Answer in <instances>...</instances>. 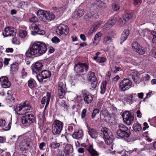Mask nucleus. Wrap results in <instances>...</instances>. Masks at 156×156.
<instances>
[{
	"label": "nucleus",
	"instance_id": "nucleus-1",
	"mask_svg": "<svg viewBox=\"0 0 156 156\" xmlns=\"http://www.w3.org/2000/svg\"><path fill=\"white\" fill-rule=\"evenodd\" d=\"M47 51L45 44L43 42L37 41L31 44L25 55L27 57L41 56Z\"/></svg>",
	"mask_w": 156,
	"mask_h": 156
},
{
	"label": "nucleus",
	"instance_id": "nucleus-2",
	"mask_svg": "<svg viewBox=\"0 0 156 156\" xmlns=\"http://www.w3.org/2000/svg\"><path fill=\"white\" fill-rule=\"evenodd\" d=\"M88 67V65L85 63H79L75 65L74 67V70L76 73L75 76L77 79H78V80L82 81H83L85 80L82 75L79 73H83L84 70L87 72Z\"/></svg>",
	"mask_w": 156,
	"mask_h": 156
},
{
	"label": "nucleus",
	"instance_id": "nucleus-3",
	"mask_svg": "<svg viewBox=\"0 0 156 156\" xmlns=\"http://www.w3.org/2000/svg\"><path fill=\"white\" fill-rule=\"evenodd\" d=\"M119 129L117 131V135L121 138L126 139L130 137L131 135L130 130L125 125L122 124L118 125Z\"/></svg>",
	"mask_w": 156,
	"mask_h": 156
},
{
	"label": "nucleus",
	"instance_id": "nucleus-4",
	"mask_svg": "<svg viewBox=\"0 0 156 156\" xmlns=\"http://www.w3.org/2000/svg\"><path fill=\"white\" fill-rule=\"evenodd\" d=\"M31 106L29 101H26L23 103L16 105L15 111L19 112L20 115H23L30 112Z\"/></svg>",
	"mask_w": 156,
	"mask_h": 156
},
{
	"label": "nucleus",
	"instance_id": "nucleus-5",
	"mask_svg": "<svg viewBox=\"0 0 156 156\" xmlns=\"http://www.w3.org/2000/svg\"><path fill=\"white\" fill-rule=\"evenodd\" d=\"M39 18L44 22H49L54 19L55 16L53 13H50L44 10L40 9L37 12Z\"/></svg>",
	"mask_w": 156,
	"mask_h": 156
},
{
	"label": "nucleus",
	"instance_id": "nucleus-6",
	"mask_svg": "<svg viewBox=\"0 0 156 156\" xmlns=\"http://www.w3.org/2000/svg\"><path fill=\"white\" fill-rule=\"evenodd\" d=\"M63 123L58 120L54 121L52 126V131L54 135H59L62 130Z\"/></svg>",
	"mask_w": 156,
	"mask_h": 156
},
{
	"label": "nucleus",
	"instance_id": "nucleus-7",
	"mask_svg": "<svg viewBox=\"0 0 156 156\" xmlns=\"http://www.w3.org/2000/svg\"><path fill=\"white\" fill-rule=\"evenodd\" d=\"M123 122L127 125H130L133 122V113L129 111L124 112L122 114Z\"/></svg>",
	"mask_w": 156,
	"mask_h": 156
},
{
	"label": "nucleus",
	"instance_id": "nucleus-8",
	"mask_svg": "<svg viewBox=\"0 0 156 156\" xmlns=\"http://www.w3.org/2000/svg\"><path fill=\"white\" fill-rule=\"evenodd\" d=\"M58 96L60 98H64L66 90L65 83L59 81L58 83Z\"/></svg>",
	"mask_w": 156,
	"mask_h": 156
},
{
	"label": "nucleus",
	"instance_id": "nucleus-9",
	"mask_svg": "<svg viewBox=\"0 0 156 156\" xmlns=\"http://www.w3.org/2000/svg\"><path fill=\"white\" fill-rule=\"evenodd\" d=\"M101 131L103 133V138L106 144L107 145L111 144L113 142V136L112 133H108L107 129L106 128H102Z\"/></svg>",
	"mask_w": 156,
	"mask_h": 156
},
{
	"label": "nucleus",
	"instance_id": "nucleus-10",
	"mask_svg": "<svg viewBox=\"0 0 156 156\" xmlns=\"http://www.w3.org/2000/svg\"><path fill=\"white\" fill-rule=\"evenodd\" d=\"M132 83L128 79H124L120 83L119 88L122 91H125L131 87Z\"/></svg>",
	"mask_w": 156,
	"mask_h": 156
},
{
	"label": "nucleus",
	"instance_id": "nucleus-11",
	"mask_svg": "<svg viewBox=\"0 0 156 156\" xmlns=\"http://www.w3.org/2000/svg\"><path fill=\"white\" fill-rule=\"evenodd\" d=\"M51 75V72L48 70H44L40 73H38L36 77L38 81L40 83L42 82L43 80L50 77Z\"/></svg>",
	"mask_w": 156,
	"mask_h": 156
},
{
	"label": "nucleus",
	"instance_id": "nucleus-12",
	"mask_svg": "<svg viewBox=\"0 0 156 156\" xmlns=\"http://www.w3.org/2000/svg\"><path fill=\"white\" fill-rule=\"evenodd\" d=\"M56 32L57 34L59 35H67L69 32L68 27L66 25L60 24L57 27Z\"/></svg>",
	"mask_w": 156,
	"mask_h": 156
},
{
	"label": "nucleus",
	"instance_id": "nucleus-13",
	"mask_svg": "<svg viewBox=\"0 0 156 156\" xmlns=\"http://www.w3.org/2000/svg\"><path fill=\"white\" fill-rule=\"evenodd\" d=\"M133 51L136 52L141 55L145 53V50L144 48L141 47L138 42H134L131 45Z\"/></svg>",
	"mask_w": 156,
	"mask_h": 156
},
{
	"label": "nucleus",
	"instance_id": "nucleus-14",
	"mask_svg": "<svg viewBox=\"0 0 156 156\" xmlns=\"http://www.w3.org/2000/svg\"><path fill=\"white\" fill-rule=\"evenodd\" d=\"M21 121L23 124L27 125L34 122L35 121V119L33 114H29L27 115L22 116Z\"/></svg>",
	"mask_w": 156,
	"mask_h": 156
},
{
	"label": "nucleus",
	"instance_id": "nucleus-15",
	"mask_svg": "<svg viewBox=\"0 0 156 156\" xmlns=\"http://www.w3.org/2000/svg\"><path fill=\"white\" fill-rule=\"evenodd\" d=\"M16 34V30L12 27H6L2 32V34L5 37L15 36Z\"/></svg>",
	"mask_w": 156,
	"mask_h": 156
},
{
	"label": "nucleus",
	"instance_id": "nucleus-16",
	"mask_svg": "<svg viewBox=\"0 0 156 156\" xmlns=\"http://www.w3.org/2000/svg\"><path fill=\"white\" fill-rule=\"evenodd\" d=\"M43 66L42 63L39 61L33 64L31 67L33 74H37L39 73L42 69Z\"/></svg>",
	"mask_w": 156,
	"mask_h": 156
},
{
	"label": "nucleus",
	"instance_id": "nucleus-17",
	"mask_svg": "<svg viewBox=\"0 0 156 156\" xmlns=\"http://www.w3.org/2000/svg\"><path fill=\"white\" fill-rule=\"evenodd\" d=\"M88 80L90 81L92 87L94 89L96 87L98 84V80L95 76V73L94 72L90 71L88 73Z\"/></svg>",
	"mask_w": 156,
	"mask_h": 156
},
{
	"label": "nucleus",
	"instance_id": "nucleus-18",
	"mask_svg": "<svg viewBox=\"0 0 156 156\" xmlns=\"http://www.w3.org/2000/svg\"><path fill=\"white\" fill-rule=\"evenodd\" d=\"M73 151L72 145L70 144H67L66 145L64 148V152L61 151L59 154L61 156H68L70 154L73 152Z\"/></svg>",
	"mask_w": 156,
	"mask_h": 156
},
{
	"label": "nucleus",
	"instance_id": "nucleus-19",
	"mask_svg": "<svg viewBox=\"0 0 156 156\" xmlns=\"http://www.w3.org/2000/svg\"><path fill=\"white\" fill-rule=\"evenodd\" d=\"M0 84L4 88H9L11 85L10 82L5 76H2L0 78Z\"/></svg>",
	"mask_w": 156,
	"mask_h": 156
},
{
	"label": "nucleus",
	"instance_id": "nucleus-20",
	"mask_svg": "<svg viewBox=\"0 0 156 156\" xmlns=\"http://www.w3.org/2000/svg\"><path fill=\"white\" fill-rule=\"evenodd\" d=\"M101 114L104 117V119L106 122H108L111 120L112 116L108 110L104 108L101 112Z\"/></svg>",
	"mask_w": 156,
	"mask_h": 156
},
{
	"label": "nucleus",
	"instance_id": "nucleus-21",
	"mask_svg": "<svg viewBox=\"0 0 156 156\" xmlns=\"http://www.w3.org/2000/svg\"><path fill=\"white\" fill-rule=\"evenodd\" d=\"M84 12L83 9H76L73 13V17L75 19L79 18L83 15Z\"/></svg>",
	"mask_w": 156,
	"mask_h": 156
},
{
	"label": "nucleus",
	"instance_id": "nucleus-22",
	"mask_svg": "<svg viewBox=\"0 0 156 156\" xmlns=\"http://www.w3.org/2000/svg\"><path fill=\"white\" fill-rule=\"evenodd\" d=\"M87 150L91 156H98L99 155V154L97 151L93 149L92 145H88L87 148Z\"/></svg>",
	"mask_w": 156,
	"mask_h": 156
},
{
	"label": "nucleus",
	"instance_id": "nucleus-23",
	"mask_svg": "<svg viewBox=\"0 0 156 156\" xmlns=\"http://www.w3.org/2000/svg\"><path fill=\"white\" fill-rule=\"evenodd\" d=\"M88 132L91 137L94 139L96 138L98 136V133L96 129L92 128H88Z\"/></svg>",
	"mask_w": 156,
	"mask_h": 156
},
{
	"label": "nucleus",
	"instance_id": "nucleus-24",
	"mask_svg": "<svg viewBox=\"0 0 156 156\" xmlns=\"http://www.w3.org/2000/svg\"><path fill=\"white\" fill-rule=\"evenodd\" d=\"M83 136V132L82 130H79L77 132L74 133L72 136L74 138L79 139L81 138Z\"/></svg>",
	"mask_w": 156,
	"mask_h": 156
},
{
	"label": "nucleus",
	"instance_id": "nucleus-25",
	"mask_svg": "<svg viewBox=\"0 0 156 156\" xmlns=\"http://www.w3.org/2000/svg\"><path fill=\"white\" fill-rule=\"evenodd\" d=\"M129 33V30L128 29H125L121 35V41H124L126 39L128 36Z\"/></svg>",
	"mask_w": 156,
	"mask_h": 156
},
{
	"label": "nucleus",
	"instance_id": "nucleus-26",
	"mask_svg": "<svg viewBox=\"0 0 156 156\" xmlns=\"http://www.w3.org/2000/svg\"><path fill=\"white\" fill-rule=\"evenodd\" d=\"M30 141H27V139H25L22 141L21 143L20 144V147L21 145L23 146L24 148L22 150H24L27 149V147L30 146Z\"/></svg>",
	"mask_w": 156,
	"mask_h": 156
},
{
	"label": "nucleus",
	"instance_id": "nucleus-27",
	"mask_svg": "<svg viewBox=\"0 0 156 156\" xmlns=\"http://www.w3.org/2000/svg\"><path fill=\"white\" fill-rule=\"evenodd\" d=\"M138 74V72L136 71H133L131 73L132 78L134 81L136 83H137L139 81V78Z\"/></svg>",
	"mask_w": 156,
	"mask_h": 156
},
{
	"label": "nucleus",
	"instance_id": "nucleus-28",
	"mask_svg": "<svg viewBox=\"0 0 156 156\" xmlns=\"http://www.w3.org/2000/svg\"><path fill=\"white\" fill-rule=\"evenodd\" d=\"M101 36V34L100 32L96 34L94 36L93 43L94 45H97L100 41Z\"/></svg>",
	"mask_w": 156,
	"mask_h": 156
},
{
	"label": "nucleus",
	"instance_id": "nucleus-29",
	"mask_svg": "<svg viewBox=\"0 0 156 156\" xmlns=\"http://www.w3.org/2000/svg\"><path fill=\"white\" fill-rule=\"evenodd\" d=\"M112 37L111 36L107 35L104 37L103 42L105 44H108L112 41Z\"/></svg>",
	"mask_w": 156,
	"mask_h": 156
},
{
	"label": "nucleus",
	"instance_id": "nucleus-30",
	"mask_svg": "<svg viewBox=\"0 0 156 156\" xmlns=\"http://www.w3.org/2000/svg\"><path fill=\"white\" fill-rule=\"evenodd\" d=\"M117 22V18L114 17L111 18L106 23V25L109 27H111L113 26Z\"/></svg>",
	"mask_w": 156,
	"mask_h": 156
},
{
	"label": "nucleus",
	"instance_id": "nucleus-31",
	"mask_svg": "<svg viewBox=\"0 0 156 156\" xmlns=\"http://www.w3.org/2000/svg\"><path fill=\"white\" fill-rule=\"evenodd\" d=\"M50 96L49 94V95H48V94L47 97H44L42 98L41 103L43 104H44L46 102V105H48L50 101Z\"/></svg>",
	"mask_w": 156,
	"mask_h": 156
},
{
	"label": "nucleus",
	"instance_id": "nucleus-32",
	"mask_svg": "<svg viewBox=\"0 0 156 156\" xmlns=\"http://www.w3.org/2000/svg\"><path fill=\"white\" fill-rule=\"evenodd\" d=\"M107 84V82L106 81H104L101 83V94H103L105 93Z\"/></svg>",
	"mask_w": 156,
	"mask_h": 156
},
{
	"label": "nucleus",
	"instance_id": "nucleus-33",
	"mask_svg": "<svg viewBox=\"0 0 156 156\" xmlns=\"http://www.w3.org/2000/svg\"><path fill=\"white\" fill-rule=\"evenodd\" d=\"M133 127L135 132H139L142 130V127L140 124L138 122L135 123L133 125Z\"/></svg>",
	"mask_w": 156,
	"mask_h": 156
},
{
	"label": "nucleus",
	"instance_id": "nucleus-34",
	"mask_svg": "<svg viewBox=\"0 0 156 156\" xmlns=\"http://www.w3.org/2000/svg\"><path fill=\"white\" fill-rule=\"evenodd\" d=\"M136 94H130V95H128L126 98V101L129 102L131 101V102L129 103V104L130 105L132 104L133 102V101H136V100L133 99V98L134 96L135 95L136 96Z\"/></svg>",
	"mask_w": 156,
	"mask_h": 156
},
{
	"label": "nucleus",
	"instance_id": "nucleus-35",
	"mask_svg": "<svg viewBox=\"0 0 156 156\" xmlns=\"http://www.w3.org/2000/svg\"><path fill=\"white\" fill-rule=\"evenodd\" d=\"M60 146V143L54 142L49 145V147L52 149H55L59 148Z\"/></svg>",
	"mask_w": 156,
	"mask_h": 156
},
{
	"label": "nucleus",
	"instance_id": "nucleus-36",
	"mask_svg": "<svg viewBox=\"0 0 156 156\" xmlns=\"http://www.w3.org/2000/svg\"><path fill=\"white\" fill-rule=\"evenodd\" d=\"M83 99L85 102L87 104L90 103L93 100L92 96L90 94L86 96L83 97Z\"/></svg>",
	"mask_w": 156,
	"mask_h": 156
},
{
	"label": "nucleus",
	"instance_id": "nucleus-37",
	"mask_svg": "<svg viewBox=\"0 0 156 156\" xmlns=\"http://www.w3.org/2000/svg\"><path fill=\"white\" fill-rule=\"evenodd\" d=\"M65 8H63L62 7L58 8L54 7L52 8V9L55 12L58 13V14H59V13H63V10Z\"/></svg>",
	"mask_w": 156,
	"mask_h": 156
},
{
	"label": "nucleus",
	"instance_id": "nucleus-38",
	"mask_svg": "<svg viewBox=\"0 0 156 156\" xmlns=\"http://www.w3.org/2000/svg\"><path fill=\"white\" fill-rule=\"evenodd\" d=\"M28 85L31 88L34 87L36 86L35 81L33 79H30L28 81Z\"/></svg>",
	"mask_w": 156,
	"mask_h": 156
},
{
	"label": "nucleus",
	"instance_id": "nucleus-39",
	"mask_svg": "<svg viewBox=\"0 0 156 156\" xmlns=\"http://www.w3.org/2000/svg\"><path fill=\"white\" fill-rule=\"evenodd\" d=\"M31 34L33 35H35L37 34L44 35L45 34V31L43 30H38V31H34L31 32Z\"/></svg>",
	"mask_w": 156,
	"mask_h": 156
},
{
	"label": "nucleus",
	"instance_id": "nucleus-40",
	"mask_svg": "<svg viewBox=\"0 0 156 156\" xmlns=\"http://www.w3.org/2000/svg\"><path fill=\"white\" fill-rule=\"evenodd\" d=\"M27 33L25 30H20L19 32V36L22 38L25 37L27 36Z\"/></svg>",
	"mask_w": 156,
	"mask_h": 156
},
{
	"label": "nucleus",
	"instance_id": "nucleus-41",
	"mask_svg": "<svg viewBox=\"0 0 156 156\" xmlns=\"http://www.w3.org/2000/svg\"><path fill=\"white\" fill-rule=\"evenodd\" d=\"M41 27V26L38 24H33L31 26L32 28L34 30L36 31H38V30H41L40 29Z\"/></svg>",
	"mask_w": 156,
	"mask_h": 156
},
{
	"label": "nucleus",
	"instance_id": "nucleus-42",
	"mask_svg": "<svg viewBox=\"0 0 156 156\" xmlns=\"http://www.w3.org/2000/svg\"><path fill=\"white\" fill-rule=\"evenodd\" d=\"M99 112V110L98 109H94L92 112L91 115V118L94 119L95 118L96 114H98Z\"/></svg>",
	"mask_w": 156,
	"mask_h": 156
},
{
	"label": "nucleus",
	"instance_id": "nucleus-43",
	"mask_svg": "<svg viewBox=\"0 0 156 156\" xmlns=\"http://www.w3.org/2000/svg\"><path fill=\"white\" fill-rule=\"evenodd\" d=\"M60 105L63 107L64 108H66L67 112H68V108L69 107V106L67 104L65 101H62L60 103Z\"/></svg>",
	"mask_w": 156,
	"mask_h": 156
},
{
	"label": "nucleus",
	"instance_id": "nucleus-44",
	"mask_svg": "<svg viewBox=\"0 0 156 156\" xmlns=\"http://www.w3.org/2000/svg\"><path fill=\"white\" fill-rule=\"evenodd\" d=\"M29 21L31 23H36L38 21V19L35 16L32 15L29 20Z\"/></svg>",
	"mask_w": 156,
	"mask_h": 156
},
{
	"label": "nucleus",
	"instance_id": "nucleus-45",
	"mask_svg": "<svg viewBox=\"0 0 156 156\" xmlns=\"http://www.w3.org/2000/svg\"><path fill=\"white\" fill-rule=\"evenodd\" d=\"M112 9L114 11H117L119 9V5L117 3H113L112 5Z\"/></svg>",
	"mask_w": 156,
	"mask_h": 156
},
{
	"label": "nucleus",
	"instance_id": "nucleus-46",
	"mask_svg": "<svg viewBox=\"0 0 156 156\" xmlns=\"http://www.w3.org/2000/svg\"><path fill=\"white\" fill-rule=\"evenodd\" d=\"M148 31V30L146 29L145 30L140 31L139 33L141 37H144L147 35L146 33H147Z\"/></svg>",
	"mask_w": 156,
	"mask_h": 156
},
{
	"label": "nucleus",
	"instance_id": "nucleus-47",
	"mask_svg": "<svg viewBox=\"0 0 156 156\" xmlns=\"http://www.w3.org/2000/svg\"><path fill=\"white\" fill-rule=\"evenodd\" d=\"M110 109L113 114H115L118 112L117 108L114 105H112L111 106Z\"/></svg>",
	"mask_w": 156,
	"mask_h": 156
},
{
	"label": "nucleus",
	"instance_id": "nucleus-48",
	"mask_svg": "<svg viewBox=\"0 0 156 156\" xmlns=\"http://www.w3.org/2000/svg\"><path fill=\"white\" fill-rule=\"evenodd\" d=\"M127 21L126 19H124L123 18L120 19L119 21V25L121 26H123L125 25Z\"/></svg>",
	"mask_w": 156,
	"mask_h": 156
},
{
	"label": "nucleus",
	"instance_id": "nucleus-49",
	"mask_svg": "<svg viewBox=\"0 0 156 156\" xmlns=\"http://www.w3.org/2000/svg\"><path fill=\"white\" fill-rule=\"evenodd\" d=\"M85 17H87V19H90L94 17V16L93 12L90 11L87 12Z\"/></svg>",
	"mask_w": 156,
	"mask_h": 156
},
{
	"label": "nucleus",
	"instance_id": "nucleus-50",
	"mask_svg": "<svg viewBox=\"0 0 156 156\" xmlns=\"http://www.w3.org/2000/svg\"><path fill=\"white\" fill-rule=\"evenodd\" d=\"M132 17L131 15L129 14H126L123 16L122 18L128 21Z\"/></svg>",
	"mask_w": 156,
	"mask_h": 156
},
{
	"label": "nucleus",
	"instance_id": "nucleus-51",
	"mask_svg": "<svg viewBox=\"0 0 156 156\" xmlns=\"http://www.w3.org/2000/svg\"><path fill=\"white\" fill-rule=\"evenodd\" d=\"M51 41L53 43L57 44L60 42V40L58 37L55 36L52 38Z\"/></svg>",
	"mask_w": 156,
	"mask_h": 156
},
{
	"label": "nucleus",
	"instance_id": "nucleus-52",
	"mask_svg": "<svg viewBox=\"0 0 156 156\" xmlns=\"http://www.w3.org/2000/svg\"><path fill=\"white\" fill-rule=\"evenodd\" d=\"M11 69L12 71H16L18 69V66L16 64H13L11 67Z\"/></svg>",
	"mask_w": 156,
	"mask_h": 156
},
{
	"label": "nucleus",
	"instance_id": "nucleus-53",
	"mask_svg": "<svg viewBox=\"0 0 156 156\" xmlns=\"http://www.w3.org/2000/svg\"><path fill=\"white\" fill-rule=\"evenodd\" d=\"M103 101L102 100L100 99L97 102V107L98 108H101L102 105L103 104Z\"/></svg>",
	"mask_w": 156,
	"mask_h": 156
},
{
	"label": "nucleus",
	"instance_id": "nucleus-54",
	"mask_svg": "<svg viewBox=\"0 0 156 156\" xmlns=\"http://www.w3.org/2000/svg\"><path fill=\"white\" fill-rule=\"evenodd\" d=\"M12 42L13 44H20V42L19 40L16 37L13 38L12 39Z\"/></svg>",
	"mask_w": 156,
	"mask_h": 156
},
{
	"label": "nucleus",
	"instance_id": "nucleus-55",
	"mask_svg": "<svg viewBox=\"0 0 156 156\" xmlns=\"http://www.w3.org/2000/svg\"><path fill=\"white\" fill-rule=\"evenodd\" d=\"M106 58L104 57H99L98 58V62L99 63H103L106 61Z\"/></svg>",
	"mask_w": 156,
	"mask_h": 156
},
{
	"label": "nucleus",
	"instance_id": "nucleus-56",
	"mask_svg": "<svg viewBox=\"0 0 156 156\" xmlns=\"http://www.w3.org/2000/svg\"><path fill=\"white\" fill-rule=\"evenodd\" d=\"M11 128V126L10 123H9L7 125V126H6L5 125L3 127H2V129L3 130L5 131H7L9 130Z\"/></svg>",
	"mask_w": 156,
	"mask_h": 156
},
{
	"label": "nucleus",
	"instance_id": "nucleus-57",
	"mask_svg": "<svg viewBox=\"0 0 156 156\" xmlns=\"http://www.w3.org/2000/svg\"><path fill=\"white\" fill-rule=\"evenodd\" d=\"M86 112L87 110L86 109H84L82 111L81 113V117L82 119H83L85 117Z\"/></svg>",
	"mask_w": 156,
	"mask_h": 156
},
{
	"label": "nucleus",
	"instance_id": "nucleus-58",
	"mask_svg": "<svg viewBox=\"0 0 156 156\" xmlns=\"http://www.w3.org/2000/svg\"><path fill=\"white\" fill-rule=\"evenodd\" d=\"M82 92L83 97L86 96H87L90 94L89 92L86 90H83L82 91Z\"/></svg>",
	"mask_w": 156,
	"mask_h": 156
},
{
	"label": "nucleus",
	"instance_id": "nucleus-59",
	"mask_svg": "<svg viewBox=\"0 0 156 156\" xmlns=\"http://www.w3.org/2000/svg\"><path fill=\"white\" fill-rule=\"evenodd\" d=\"M5 120L0 119V126L3 127L5 125Z\"/></svg>",
	"mask_w": 156,
	"mask_h": 156
},
{
	"label": "nucleus",
	"instance_id": "nucleus-60",
	"mask_svg": "<svg viewBox=\"0 0 156 156\" xmlns=\"http://www.w3.org/2000/svg\"><path fill=\"white\" fill-rule=\"evenodd\" d=\"M5 51L7 53H12L13 52V49L12 48H8L6 49Z\"/></svg>",
	"mask_w": 156,
	"mask_h": 156
},
{
	"label": "nucleus",
	"instance_id": "nucleus-61",
	"mask_svg": "<svg viewBox=\"0 0 156 156\" xmlns=\"http://www.w3.org/2000/svg\"><path fill=\"white\" fill-rule=\"evenodd\" d=\"M100 25V23L99 22H96L93 24V26L96 28V29H97L99 27Z\"/></svg>",
	"mask_w": 156,
	"mask_h": 156
},
{
	"label": "nucleus",
	"instance_id": "nucleus-62",
	"mask_svg": "<svg viewBox=\"0 0 156 156\" xmlns=\"http://www.w3.org/2000/svg\"><path fill=\"white\" fill-rule=\"evenodd\" d=\"M152 54L154 58H156V48H154L152 50Z\"/></svg>",
	"mask_w": 156,
	"mask_h": 156
},
{
	"label": "nucleus",
	"instance_id": "nucleus-63",
	"mask_svg": "<svg viewBox=\"0 0 156 156\" xmlns=\"http://www.w3.org/2000/svg\"><path fill=\"white\" fill-rule=\"evenodd\" d=\"M6 139L5 137L0 136V143H3L5 142Z\"/></svg>",
	"mask_w": 156,
	"mask_h": 156
},
{
	"label": "nucleus",
	"instance_id": "nucleus-64",
	"mask_svg": "<svg viewBox=\"0 0 156 156\" xmlns=\"http://www.w3.org/2000/svg\"><path fill=\"white\" fill-rule=\"evenodd\" d=\"M46 145L45 143L44 142H42L40 144L39 146V147L40 150H42L44 146H45Z\"/></svg>",
	"mask_w": 156,
	"mask_h": 156
}]
</instances>
